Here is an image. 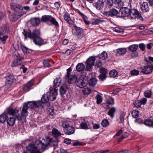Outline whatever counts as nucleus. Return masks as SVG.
Listing matches in <instances>:
<instances>
[{"mask_svg": "<svg viewBox=\"0 0 153 153\" xmlns=\"http://www.w3.org/2000/svg\"><path fill=\"white\" fill-rule=\"evenodd\" d=\"M52 135L53 137L51 139L49 137L42 139L41 141L39 140L36 141L34 143H32L29 140L25 141L24 144L26 145L27 151H24L22 153H42L44 150L48 149L49 146L55 145L53 142L57 143V130L53 128L52 131Z\"/></svg>", "mask_w": 153, "mask_h": 153, "instance_id": "nucleus-1", "label": "nucleus"}, {"mask_svg": "<svg viewBox=\"0 0 153 153\" xmlns=\"http://www.w3.org/2000/svg\"><path fill=\"white\" fill-rule=\"evenodd\" d=\"M28 107L30 108H31L35 107L42 108L43 107V106L42 105V103L40 101H29L27 104L25 102L24 104L21 112V115H20L18 113L19 111L16 109H13L11 107H9L7 108L6 111L8 114L15 116L18 120H25L26 117L28 114L27 112Z\"/></svg>", "mask_w": 153, "mask_h": 153, "instance_id": "nucleus-2", "label": "nucleus"}, {"mask_svg": "<svg viewBox=\"0 0 153 153\" xmlns=\"http://www.w3.org/2000/svg\"><path fill=\"white\" fill-rule=\"evenodd\" d=\"M23 33L25 39H26L27 38L32 39L35 44L37 45L40 46L43 43V40L40 37V33L39 30H33L32 33L29 30L27 31L24 30Z\"/></svg>", "mask_w": 153, "mask_h": 153, "instance_id": "nucleus-3", "label": "nucleus"}, {"mask_svg": "<svg viewBox=\"0 0 153 153\" xmlns=\"http://www.w3.org/2000/svg\"><path fill=\"white\" fill-rule=\"evenodd\" d=\"M57 79L56 78L54 81L53 87L50 88L49 96L48 94L46 95L45 94L42 96L41 100L40 101L42 103V106L43 103L48 102L49 100L53 101L56 99L57 94Z\"/></svg>", "mask_w": 153, "mask_h": 153, "instance_id": "nucleus-4", "label": "nucleus"}, {"mask_svg": "<svg viewBox=\"0 0 153 153\" xmlns=\"http://www.w3.org/2000/svg\"><path fill=\"white\" fill-rule=\"evenodd\" d=\"M88 82V77L85 75L81 76L76 82L77 85L80 88L86 86Z\"/></svg>", "mask_w": 153, "mask_h": 153, "instance_id": "nucleus-5", "label": "nucleus"}, {"mask_svg": "<svg viewBox=\"0 0 153 153\" xmlns=\"http://www.w3.org/2000/svg\"><path fill=\"white\" fill-rule=\"evenodd\" d=\"M7 29V26L6 25H3L1 28L0 30V40L2 43L4 44L6 39L8 38V36L7 35H4L6 33Z\"/></svg>", "mask_w": 153, "mask_h": 153, "instance_id": "nucleus-6", "label": "nucleus"}, {"mask_svg": "<svg viewBox=\"0 0 153 153\" xmlns=\"http://www.w3.org/2000/svg\"><path fill=\"white\" fill-rule=\"evenodd\" d=\"M67 73L66 77L68 81L70 83H74L76 82L77 79V76L75 75H71L70 73L72 71L71 68L70 67L67 70Z\"/></svg>", "mask_w": 153, "mask_h": 153, "instance_id": "nucleus-7", "label": "nucleus"}, {"mask_svg": "<svg viewBox=\"0 0 153 153\" xmlns=\"http://www.w3.org/2000/svg\"><path fill=\"white\" fill-rule=\"evenodd\" d=\"M141 17V15L139 12L135 9L129 10L128 18L130 19H140Z\"/></svg>", "mask_w": 153, "mask_h": 153, "instance_id": "nucleus-8", "label": "nucleus"}, {"mask_svg": "<svg viewBox=\"0 0 153 153\" xmlns=\"http://www.w3.org/2000/svg\"><path fill=\"white\" fill-rule=\"evenodd\" d=\"M95 60V57L91 56L88 58L86 61V70L87 71H90L92 69V66L94 65Z\"/></svg>", "mask_w": 153, "mask_h": 153, "instance_id": "nucleus-9", "label": "nucleus"}, {"mask_svg": "<svg viewBox=\"0 0 153 153\" xmlns=\"http://www.w3.org/2000/svg\"><path fill=\"white\" fill-rule=\"evenodd\" d=\"M25 13L24 12L22 13H20V12H15L13 14H10L9 17L11 21H15L22 16L23 14Z\"/></svg>", "mask_w": 153, "mask_h": 153, "instance_id": "nucleus-10", "label": "nucleus"}, {"mask_svg": "<svg viewBox=\"0 0 153 153\" xmlns=\"http://www.w3.org/2000/svg\"><path fill=\"white\" fill-rule=\"evenodd\" d=\"M138 48V45L136 44L131 45L128 47V49L130 51L133 52L131 55V56L132 57H137L138 56V53L136 52Z\"/></svg>", "mask_w": 153, "mask_h": 153, "instance_id": "nucleus-11", "label": "nucleus"}, {"mask_svg": "<svg viewBox=\"0 0 153 153\" xmlns=\"http://www.w3.org/2000/svg\"><path fill=\"white\" fill-rule=\"evenodd\" d=\"M23 58L20 55H18L16 58L14 59L12 62L11 66L12 67H17L21 64Z\"/></svg>", "mask_w": 153, "mask_h": 153, "instance_id": "nucleus-12", "label": "nucleus"}, {"mask_svg": "<svg viewBox=\"0 0 153 153\" xmlns=\"http://www.w3.org/2000/svg\"><path fill=\"white\" fill-rule=\"evenodd\" d=\"M129 12V9L127 7L122 8L120 9L119 12L121 17H126L128 16H128Z\"/></svg>", "mask_w": 153, "mask_h": 153, "instance_id": "nucleus-13", "label": "nucleus"}, {"mask_svg": "<svg viewBox=\"0 0 153 153\" xmlns=\"http://www.w3.org/2000/svg\"><path fill=\"white\" fill-rule=\"evenodd\" d=\"M140 69L141 70V72L143 74H148L151 73L152 71V68L150 65L141 67Z\"/></svg>", "mask_w": 153, "mask_h": 153, "instance_id": "nucleus-14", "label": "nucleus"}, {"mask_svg": "<svg viewBox=\"0 0 153 153\" xmlns=\"http://www.w3.org/2000/svg\"><path fill=\"white\" fill-rule=\"evenodd\" d=\"M118 13V11L115 9H111L109 11H104L103 13L104 15L108 16H115Z\"/></svg>", "mask_w": 153, "mask_h": 153, "instance_id": "nucleus-15", "label": "nucleus"}, {"mask_svg": "<svg viewBox=\"0 0 153 153\" xmlns=\"http://www.w3.org/2000/svg\"><path fill=\"white\" fill-rule=\"evenodd\" d=\"M11 9L15 11V12H20L21 10V6L15 3H11L10 4Z\"/></svg>", "mask_w": 153, "mask_h": 153, "instance_id": "nucleus-16", "label": "nucleus"}, {"mask_svg": "<svg viewBox=\"0 0 153 153\" xmlns=\"http://www.w3.org/2000/svg\"><path fill=\"white\" fill-rule=\"evenodd\" d=\"M100 71L101 73L99 76V79L101 81H103L106 77V74L107 73V70L105 68H102L100 69Z\"/></svg>", "mask_w": 153, "mask_h": 153, "instance_id": "nucleus-17", "label": "nucleus"}, {"mask_svg": "<svg viewBox=\"0 0 153 153\" xmlns=\"http://www.w3.org/2000/svg\"><path fill=\"white\" fill-rule=\"evenodd\" d=\"M83 30L82 28L76 26H74L73 33L74 35L76 36H79L81 34Z\"/></svg>", "mask_w": 153, "mask_h": 153, "instance_id": "nucleus-18", "label": "nucleus"}, {"mask_svg": "<svg viewBox=\"0 0 153 153\" xmlns=\"http://www.w3.org/2000/svg\"><path fill=\"white\" fill-rule=\"evenodd\" d=\"M104 5V2L103 0H98L95 4V7L98 10L102 8Z\"/></svg>", "mask_w": 153, "mask_h": 153, "instance_id": "nucleus-19", "label": "nucleus"}, {"mask_svg": "<svg viewBox=\"0 0 153 153\" xmlns=\"http://www.w3.org/2000/svg\"><path fill=\"white\" fill-rule=\"evenodd\" d=\"M64 131L65 134L70 135L74 133V129L72 126H70L68 127L64 130Z\"/></svg>", "mask_w": 153, "mask_h": 153, "instance_id": "nucleus-20", "label": "nucleus"}, {"mask_svg": "<svg viewBox=\"0 0 153 153\" xmlns=\"http://www.w3.org/2000/svg\"><path fill=\"white\" fill-rule=\"evenodd\" d=\"M140 8L144 12H147L149 10V7L147 2H143L140 6Z\"/></svg>", "mask_w": 153, "mask_h": 153, "instance_id": "nucleus-21", "label": "nucleus"}, {"mask_svg": "<svg viewBox=\"0 0 153 153\" xmlns=\"http://www.w3.org/2000/svg\"><path fill=\"white\" fill-rule=\"evenodd\" d=\"M47 23L49 25L53 24L56 25L57 24V22L56 19L51 16H49Z\"/></svg>", "mask_w": 153, "mask_h": 153, "instance_id": "nucleus-22", "label": "nucleus"}, {"mask_svg": "<svg viewBox=\"0 0 153 153\" xmlns=\"http://www.w3.org/2000/svg\"><path fill=\"white\" fill-rule=\"evenodd\" d=\"M85 68V65L82 63H78L76 67V70L79 72H82L84 70Z\"/></svg>", "mask_w": 153, "mask_h": 153, "instance_id": "nucleus-23", "label": "nucleus"}, {"mask_svg": "<svg viewBox=\"0 0 153 153\" xmlns=\"http://www.w3.org/2000/svg\"><path fill=\"white\" fill-rule=\"evenodd\" d=\"M30 22L32 25L34 26H37L40 23V19L39 18H33L31 19Z\"/></svg>", "mask_w": 153, "mask_h": 153, "instance_id": "nucleus-24", "label": "nucleus"}, {"mask_svg": "<svg viewBox=\"0 0 153 153\" xmlns=\"http://www.w3.org/2000/svg\"><path fill=\"white\" fill-rule=\"evenodd\" d=\"M116 111V109L115 107H113L110 108L108 112V114L111 118H113L114 116V114Z\"/></svg>", "mask_w": 153, "mask_h": 153, "instance_id": "nucleus-25", "label": "nucleus"}, {"mask_svg": "<svg viewBox=\"0 0 153 153\" xmlns=\"http://www.w3.org/2000/svg\"><path fill=\"white\" fill-rule=\"evenodd\" d=\"M65 20L69 24L71 25L73 24V22L70 17V15L68 14H65L64 16Z\"/></svg>", "mask_w": 153, "mask_h": 153, "instance_id": "nucleus-26", "label": "nucleus"}, {"mask_svg": "<svg viewBox=\"0 0 153 153\" xmlns=\"http://www.w3.org/2000/svg\"><path fill=\"white\" fill-rule=\"evenodd\" d=\"M67 87L65 85H62L59 88V93L61 95H63L66 93L67 91Z\"/></svg>", "mask_w": 153, "mask_h": 153, "instance_id": "nucleus-27", "label": "nucleus"}, {"mask_svg": "<svg viewBox=\"0 0 153 153\" xmlns=\"http://www.w3.org/2000/svg\"><path fill=\"white\" fill-rule=\"evenodd\" d=\"M15 119L13 117H10L7 121V124L10 126H12L15 124Z\"/></svg>", "mask_w": 153, "mask_h": 153, "instance_id": "nucleus-28", "label": "nucleus"}, {"mask_svg": "<svg viewBox=\"0 0 153 153\" xmlns=\"http://www.w3.org/2000/svg\"><path fill=\"white\" fill-rule=\"evenodd\" d=\"M109 75L111 77L115 78L118 77V73L116 70H112L110 72Z\"/></svg>", "mask_w": 153, "mask_h": 153, "instance_id": "nucleus-29", "label": "nucleus"}, {"mask_svg": "<svg viewBox=\"0 0 153 153\" xmlns=\"http://www.w3.org/2000/svg\"><path fill=\"white\" fill-rule=\"evenodd\" d=\"M7 118V116L5 114H2L0 115V123H4Z\"/></svg>", "mask_w": 153, "mask_h": 153, "instance_id": "nucleus-30", "label": "nucleus"}, {"mask_svg": "<svg viewBox=\"0 0 153 153\" xmlns=\"http://www.w3.org/2000/svg\"><path fill=\"white\" fill-rule=\"evenodd\" d=\"M113 4V0H106V7L111 8L112 7Z\"/></svg>", "mask_w": 153, "mask_h": 153, "instance_id": "nucleus-31", "label": "nucleus"}, {"mask_svg": "<svg viewBox=\"0 0 153 153\" xmlns=\"http://www.w3.org/2000/svg\"><path fill=\"white\" fill-rule=\"evenodd\" d=\"M106 102L107 103L111 105H113L114 104V101L113 98L110 97L106 100Z\"/></svg>", "mask_w": 153, "mask_h": 153, "instance_id": "nucleus-32", "label": "nucleus"}, {"mask_svg": "<svg viewBox=\"0 0 153 153\" xmlns=\"http://www.w3.org/2000/svg\"><path fill=\"white\" fill-rule=\"evenodd\" d=\"M115 3L117 5L116 7H121L123 6V2L122 1V0H114Z\"/></svg>", "mask_w": 153, "mask_h": 153, "instance_id": "nucleus-33", "label": "nucleus"}, {"mask_svg": "<svg viewBox=\"0 0 153 153\" xmlns=\"http://www.w3.org/2000/svg\"><path fill=\"white\" fill-rule=\"evenodd\" d=\"M30 8L28 6H25L23 8H22L21 6V10L20 12V13H22L23 12H25V13L23 14V15L25 14L27 11L29 10Z\"/></svg>", "mask_w": 153, "mask_h": 153, "instance_id": "nucleus-34", "label": "nucleus"}, {"mask_svg": "<svg viewBox=\"0 0 153 153\" xmlns=\"http://www.w3.org/2000/svg\"><path fill=\"white\" fill-rule=\"evenodd\" d=\"M97 81V79L95 78H92L90 79L89 84L90 85L94 86L95 85Z\"/></svg>", "mask_w": 153, "mask_h": 153, "instance_id": "nucleus-35", "label": "nucleus"}, {"mask_svg": "<svg viewBox=\"0 0 153 153\" xmlns=\"http://www.w3.org/2000/svg\"><path fill=\"white\" fill-rule=\"evenodd\" d=\"M83 93L85 95H88L91 92V90L88 88H85L82 89Z\"/></svg>", "mask_w": 153, "mask_h": 153, "instance_id": "nucleus-36", "label": "nucleus"}, {"mask_svg": "<svg viewBox=\"0 0 153 153\" xmlns=\"http://www.w3.org/2000/svg\"><path fill=\"white\" fill-rule=\"evenodd\" d=\"M152 120L150 119L146 120L144 121V124L148 126H151L152 124Z\"/></svg>", "mask_w": 153, "mask_h": 153, "instance_id": "nucleus-37", "label": "nucleus"}, {"mask_svg": "<svg viewBox=\"0 0 153 153\" xmlns=\"http://www.w3.org/2000/svg\"><path fill=\"white\" fill-rule=\"evenodd\" d=\"M7 81L8 82L9 84H11L13 82L15 81L14 78L13 76H8L6 79Z\"/></svg>", "mask_w": 153, "mask_h": 153, "instance_id": "nucleus-38", "label": "nucleus"}, {"mask_svg": "<svg viewBox=\"0 0 153 153\" xmlns=\"http://www.w3.org/2000/svg\"><path fill=\"white\" fill-rule=\"evenodd\" d=\"M126 51L125 48H121L117 50V53L120 55H122L125 54Z\"/></svg>", "mask_w": 153, "mask_h": 153, "instance_id": "nucleus-39", "label": "nucleus"}, {"mask_svg": "<svg viewBox=\"0 0 153 153\" xmlns=\"http://www.w3.org/2000/svg\"><path fill=\"white\" fill-rule=\"evenodd\" d=\"M103 20L97 19H93L92 20V23L94 25H97L103 22Z\"/></svg>", "mask_w": 153, "mask_h": 153, "instance_id": "nucleus-40", "label": "nucleus"}, {"mask_svg": "<svg viewBox=\"0 0 153 153\" xmlns=\"http://www.w3.org/2000/svg\"><path fill=\"white\" fill-rule=\"evenodd\" d=\"M131 115L133 117L136 118L139 115V111L136 110H133L131 112Z\"/></svg>", "mask_w": 153, "mask_h": 153, "instance_id": "nucleus-41", "label": "nucleus"}, {"mask_svg": "<svg viewBox=\"0 0 153 153\" xmlns=\"http://www.w3.org/2000/svg\"><path fill=\"white\" fill-rule=\"evenodd\" d=\"M101 125L103 127H106L109 125V122L107 119L103 120L101 122Z\"/></svg>", "mask_w": 153, "mask_h": 153, "instance_id": "nucleus-42", "label": "nucleus"}, {"mask_svg": "<svg viewBox=\"0 0 153 153\" xmlns=\"http://www.w3.org/2000/svg\"><path fill=\"white\" fill-rule=\"evenodd\" d=\"M99 57L100 59H105L107 58V53L106 52L104 51L100 55Z\"/></svg>", "mask_w": 153, "mask_h": 153, "instance_id": "nucleus-43", "label": "nucleus"}, {"mask_svg": "<svg viewBox=\"0 0 153 153\" xmlns=\"http://www.w3.org/2000/svg\"><path fill=\"white\" fill-rule=\"evenodd\" d=\"M62 127L65 128V129L70 126L69 122L67 121H65L62 122Z\"/></svg>", "mask_w": 153, "mask_h": 153, "instance_id": "nucleus-44", "label": "nucleus"}, {"mask_svg": "<svg viewBox=\"0 0 153 153\" xmlns=\"http://www.w3.org/2000/svg\"><path fill=\"white\" fill-rule=\"evenodd\" d=\"M144 96L147 98H150L152 96V92L150 90H146L144 93Z\"/></svg>", "mask_w": 153, "mask_h": 153, "instance_id": "nucleus-45", "label": "nucleus"}, {"mask_svg": "<svg viewBox=\"0 0 153 153\" xmlns=\"http://www.w3.org/2000/svg\"><path fill=\"white\" fill-rule=\"evenodd\" d=\"M80 128L82 129H88V126L86 123L82 122L80 125Z\"/></svg>", "mask_w": 153, "mask_h": 153, "instance_id": "nucleus-46", "label": "nucleus"}, {"mask_svg": "<svg viewBox=\"0 0 153 153\" xmlns=\"http://www.w3.org/2000/svg\"><path fill=\"white\" fill-rule=\"evenodd\" d=\"M96 99L97 100V104H100L102 102V97L99 94H97V95Z\"/></svg>", "mask_w": 153, "mask_h": 153, "instance_id": "nucleus-47", "label": "nucleus"}, {"mask_svg": "<svg viewBox=\"0 0 153 153\" xmlns=\"http://www.w3.org/2000/svg\"><path fill=\"white\" fill-rule=\"evenodd\" d=\"M49 16V15H44L42 16L41 19V21L43 22H47Z\"/></svg>", "mask_w": 153, "mask_h": 153, "instance_id": "nucleus-48", "label": "nucleus"}, {"mask_svg": "<svg viewBox=\"0 0 153 153\" xmlns=\"http://www.w3.org/2000/svg\"><path fill=\"white\" fill-rule=\"evenodd\" d=\"M139 74V71L135 69H134L131 71V74L132 76H137Z\"/></svg>", "mask_w": 153, "mask_h": 153, "instance_id": "nucleus-49", "label": "nucleus"}, {"mask_svg": "<svg viewBox=\"0 0 153 153\" xmlns=\"http://www.w3.org/2000/svg\"><path fill=\"white\" fill-rule=\"evenodd\" d=\"M134 106L136 107H140L141 105V102L139 100H136L134 103Z\"/></svg>", "mask_w": 153, "mask_h": 153, "instance_id": "nucleus-50", "label": "nucleus"}, {"mask_svg": "<svg viewBox=\"0 0 153 153\" xmlns=\"http://www.w3.org/2000/svg\"><path fill=\"white\" fill-rule=\"evenodd\" d=\"M113 30L115 32L117 33H121L123 32V29L118 28V27H115L113 29Z\"/></svg>", "mask_w": 153, "mask_h": 153, "instance_id": "nucleus-51", "label": "nucleus"}, {"mask_svg": "<svg viewBox=\"0 0 153 153\" xmlns=\"http://www.w3.org/2000/svg\"><path fill=\"white\" fill-rule=\"evenodd\" d=\"M43 63L45 67H49L51 65L48 61L47 60H44L43 62Z\"/></svg>", "mask_w": 153, "mask_h": 153, "instance_id": "nucleus-52", "label": "nucleus"}, {"mask_svg": "<svg viewBox=\"0 0 153 153\" xmlns=\"http://www.w3.org/2000/svg\"><path fill=\"white\" fill-rule=\"evenodd\" d=\"M124 115L122 114L120 115L119 118L118 119L117 121L120 123H122L124 121Z\"/></svg>", "mask_w": 153, "mask_h": 153, "instance_id": "nucleus-53", "label": "nucleus"}, {"mask_svg": "<svg viewBox=\"0 0 153 153\" xmlns=\"http://www.w3.org/2000/svg\"><path fill=\"white\" fill-rule=\"evenodd\" d=\"M21 48L23 52L24 53H27L28 51V48L24 46H21Z\"/></svg>", "mask_w": 153, "mask_h": 153, "instance_id": "nucleus-54", "label": "nucleus"}, {"mask_svg": "<svg viewBox=\"0 0 153 153\" xmlns=\"http://www.w3.org/2000/svg\"><path fill=\"white\" fill-rule=\"evenodd\" d=\"M110 151L109 150H100L97 151H95L93 152V153H105Z\"/></svg>", "mask_w": 153, "mask_h": 153, "instance_id": "nucleus-55", "label": "nucleus"}, {"mask_svg": "<svg viewBox=\"0 0 153 153\" xmlns=\"http://www.w3.org/2000/svg\"><path fill=\"white\" fill-rule=\"evenodd\" d=\"M34 82L33 80H31L28 82L26 84L30 88L33 85Z\"/></svg>", "mask_w": 153, "mask_h": 153, "instance_id": "nucleus-56", "label": "nucleus"}, {"mask_svg": "<svg viewBox=\"0 0 153 153\" xmlns=\"http://www.w3.org/2000/svg\"><path fill=\"white\" fill-rule=\"evenodd\" d=\"M145 45L143 43L140 44L139 47L140 49L142 51H144L145 49Z\"/></svg>", "mask_w": 153, "mask_h": 153, "instance_id": "nucleus-57", "label": "nucleus"}, {"mask_svg": "<svg viewBox=\"0 0 153 153\" xmlns=\"http://www.w3.org/2000/svg\"><path fill=\"white\" fill-rule=\"evenodd\" d=\"M151 61L153 62V57L149 56V60L147 61V64L148 65H149Z\"/></svg>", "mask_w": 153, "mask_h": 153, "instance_id": "nucleus-58", "label": "nucleus"}, {"mask_svg": "<svg viewBox=\"0 0 153 153\" xmlns=\"http://www.w3.org/2000/svg\"><path fill=\"white\" fill-rule=\"evenodd\" d=\"M30 89V88L28 87L27 84L24 85L23 87V89L25 91H28Z\"/></svg>", "mask_w": 153, "mask_h": 153, "instance_id": "nucleus-59", "label": "nucleus"}, {"mask_svg": "<svg viewBox=\"0 0 153 153\" xmlns=\"http://www.w3.org/2000/svg\"><path fill=\"white\" fill-rule=\"evenodd\" d=\"M71 140L69 139H65L64 140V142L66 143L67 144H70L71 143Z\"/></svg>", "mask_w": 153, "mask_h": 153, "instance_id": "nucleus-60", "label": "nucleus"}, {"mask_svg": "<svg viewBox=\"0 0 153 153\" xmlns=\"http://www.w3.org/2000/svg\"><path fill=\"white\" fill-rule=\"evenodd\" d=\"M135 122L137 123L141 124L143 122L142 120L140 118H137L135 121Z\"/></svg>", "mask_w": 153, "mask_h": 153, "instance_id": "nucleus-61", "label": "nucleus"}, {"mask_svg": "<svg viewBox=\"0 0 153 153\" xmlns=\"http://www.w3.org/2000/svg\"><path fill=\"white\" fill-rule=\"evenodd\" d=\"M123 130L121 128L120 130L119 131L115 134V136H119L120 135L121 133L123 132Z\"/></svg>", "mask_w": 153, "mask_h": 153, "instance_id": "nucleus-62", "label": "nucleus"}, {"mask_svg": "<svg viewBox=\"0 0 153 153\" xmlns=\"http://www.w3.org/2000/svg\"><path fill=\"white\" fill-rule=\"evenodd\" d=\"M140 101L141 102V104L144 105L146 103L147 101V99L145 98H143Z\"/></svg>", "mask_w": 153, "mask_h": 153, "instance_id": "nucleus-63", "label": "nucleus"}, {"mask_svg": "<svg viewBox=\"0 0 153 153\" xmlns=\"http://www.w3.org/2000/svg\"><path fill=\"white\" fill-rule=\"evenodd\" d=\"M129 151L127 150H123L118 151V153H128Z\"/></svg>", "mask_w": 153, "mask_h": 153, "instance_id": "nucleus-64", "label": "nucleus"}]
</instances>
